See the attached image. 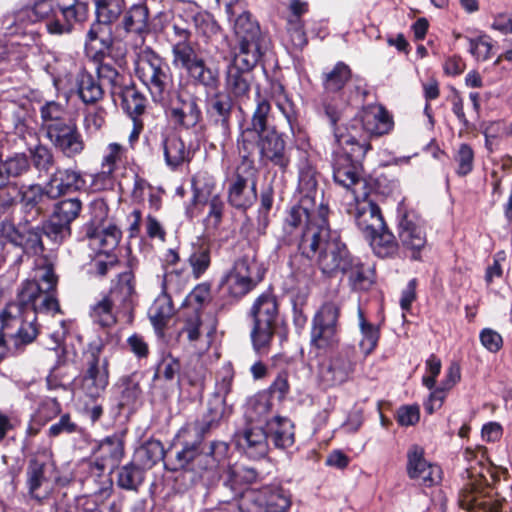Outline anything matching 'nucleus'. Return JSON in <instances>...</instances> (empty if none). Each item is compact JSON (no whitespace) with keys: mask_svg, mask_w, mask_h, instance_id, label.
Segmentation results:
<instances>
[{"mask_svg":"<svg viewBox=\"0 0 512 512\" xmlns=\"http://www.w3.org/2000/svg\"><path fill=\"white\" fill-rule=\"evenodd\" d=\"M256 106L245 126L240 127L238 143L247 150V145L253 144L255 138L268 133L272 126L269 125L271 104L268 99L262 97L259 92L256 96Z\"/></svg>","mask_w":512,"mask_h":512,"instance_id":"obj_25","label":"nucleus"},{"mask_svg":"<svg viewBox=\"0 0 512 512\" xmlns=\"http://www.w3.org/2000/svg\"><path fill=\"white\" fill-rule=\"evenodd\" d=\"M116 305L109 296H104L90 308V317L92 321L101 327H111L116 324L117 316L113 311Z\"/></svg>","mask_w":512,"mask_h":512,"instance_id":"obj_58","label":"nucleus"},{"mask_svg":"<svg viewBox=\"0 0 512 512\" xmlns=\"http://www.w3.org/2000/svg\"><path fill=\"white\" fill-rule=\"evenodd\" d=\"M353 258L338 232L332 234L330 242L321 250L317 263L323 274L333 276L342 272Z\"/></svg>","mask_w":512,"mask_h":512,"instance_id":"obj_26","label":"nucleus"},{"mask_svg":"<svg viewBox=\"0 0 512 512\" xmlns=\"http://www.w3.org/2000/svg\"><path fill=\"white\" fill-rule=\"evenodd\" d=\"M31 173L26 152H12L4 156V143L0 138V181L9 186L12 181L22 179Z\"/></svg>","mask_w":512,"mask_h":512,"instance_id":"obj_37","label":"nucleus"},{"mask_svg":"<svg viewBox=\"0 0 512 512\" xmlns=\"http://www.w3.org/2000/svg\"><path fill=\"white\" fill-rule=\"evenodd\" d=\"M103 348L104 343L98 339L89 343L84 352L82 387L91 397H98L109 384V363L100 357Z\"/></svg>","mask_w":512,"mask_h":512,"instance_id":"obj_15","label":"nucleus"},{"mask_svg":"<svg viewBox=\"0 0 512 512\" xmlns=\"http://www.w3.org/2000/svg\"><path fill=\"white\" fill-rule=\"evenodd\" d=\"M87 187L83 173L75 168H56L44 187L47 197L59 198L63 195L83 191Z\"/></svg>","mask_w":512,"mask_h":512,"instance_id":"obj_27","label":"nucleus"},{"mask_svg":"<svg viewBox=\"0 0 512 512\" xmlns=\"http://www.w3.org/2000/svg\"><path fill=\"white\" fill-rule=\"evenodd\" d=\"M249 316L252 319L250 339L254 352L267 356L274 341L279 308L276 297L269 292L262 293L253 302Z\"/></svg>","mask_w":512,"mask_h":512,"instance_id":"obj_9","label":"nucleus"},{"mask_svg":"<svg viewBox=\"0 0 512 512\" xmlns=\"http://www.w3.org/2000/svg\"><path fill=\"white\" fill-rule=\"evenodd\" d=\"M161 147L165 164L171 171L179 170L185 164L190 163L194 157L191 146L187 145L176 132L163 135Z\"/></svg>","mask_w":512,"mask_h":512,"instance_id":"obj_36","label":"nucleus"},{"mask_svg":"<svg viewBox=\"0 0 512 512\" xmlns=\"http://www.w3.org/2000/svg\"><path fill=\"white\" fill-rule=\"evenodd\" d=\"M298 191L299 202L288 211V227L294 226L311 209H318L321 203L328 204L324 201L323 190L318 189L317 171L308 162L299 168Z\"/></svg>","mask_w":512,"mask_h":512,"instance_id":"obj_14","label":"nucleus"},{"mask_svg":"<svg viewBox=\"0 0 512 512\" xmlns=\"http://www.w3.org/2000/svg\"><path fill=\"white\" fill-rule=\"evenodd\" d=\"M356 350L353 346H344L328 362L319 367V378L325 387H334L348 380L354 371Z\"/></svg>","mask_w":512,"mask_h":512,"instance_id":"obj_21","label":"nucleus"},{"mask_svg":"<svg viewBox=\"0 0 512 512\" xmlns=\"http://www.w3.org/2000/svg\"><path fill=\"white\" fill-rule=\"evenodd\" d=\"M182 363L171 354L163 356L157 364L153 380H164L166 382L176 381L178 386L181 385Z\"/></svg>","mask_w":512,"mask_h":512,"instance_id":"obj_57","label":"nucleus"},{"mask_svg":"<svg viewBox=\"0 0 512 512\" xmlns=\"http://www.w3.org/2000/svg\"><path fill=\"white\" fill-rule=\"evenodd\" d=\"M397 232L402 245L412 251V259L420 260V251L427 243L421 219L414 213H404L399 219Z\"/></svg>","mask_w":512,"mask_h":512,"instance_id":"obj_28","label":"nucleus"},{"mask_svg":"<svg viewBox=\"0 0 512 512\" xmlns=\"http://www.w3.org/2000/svg\"><path fill=\"white\" fill-rule=\"evenodd\" d=\"M358 131L367 137L388 134L394 126L393 118L383 106L368 107L361 113L360 119L353 120Z\"/></svg>","mask_w":512,"mask_h":512,"instance_id":"obj_32","label":"nucleus"},{"mask_svg":"<svg viewBox=\"0 0 512 512\" xmlns=\"http://www.w3.org/2000/svg\"><path fill=\"white\" fill-rule=\"evenodd\" d=\"M424 449L413 444L407 451V474L410 479L419 480L426 487L436 484L440 477L438 466L429 463L424 456Z\"/></svg>","mask_w":512,"mask_h":512,"instance_id":"obj_33","label":"nucleus"},{"mask_svg":"<svg viewBox=\"0 0 512 512\" xmlns=\"http://www.w3.org/2000/svg\"><path fill=\"white\" fill-rule=\"evenodd\" d=\"M237 446L251 459L264 458L268 453V436L265 428L248 427L235 433Z\"/></svg>","mask_w":512,"mask_h":512,"instance_id":"obj_38","label":"nucleus"},{"mask_svg":"<svg viewBox=\"0 0 512 512\" xmlns=\"http://www.w3.org/2000/svg\"><path fill=\"white\" fill-rule=\"evenodd\" d=\"M27 154L30 167H34L40 173L48 174L56 164L52 149L42 143L30 148Z\"/></svg>","mask_w":512,"mask_h":512,"instance_id":"obj_56","label":"nucleus"},{"mask_svg":"<svg viewBox=\"0 0 512 512\" xmlns=\"http://www.w3.org/2000/svg\"><path fill=\"white\" fill-rule=\"evenodd\" d=\"M145 469L133 459L118 469L116 484L124 490L137 491L144 481Z\"/></svg>","mask_w":512,"mask_h":512,"instance_id":"obj_53","label":"nucleus"},{"mask_svg":"<svg viewBox=\"0 0 512 512\" xmlns=\"http://www.w3.org/2000/svg\"><path fill=\"white\" fill-rule=\"evenodd\" d=\"M359 327L362 338L360 340V348L365 355L371 354L378 345L380 338V329L378 326L368 322L363 311L358 309Z\"/></svg>","mask_w":512,"mask_h":512,"instance_id":"obj_60","label":"nucleus"},{"mask_svg":"<svg viewBox=\"0 0 512 512\" xmlns=\"http://www.w3.org/2000/svg\"><path fill=\"white\" fill-rule=\"evenodd\" d=\"M0 239L21 250V254L14 260V264L23 262V258L41 256L45 246L39 225L33 223H15L5 218L0 221Z\"/></svg>","mask_w":512,"mask_h":512,"instance_id":"obj_12","label":"nucleus"},{"mask_svg":"<svg viewBox=\"0 0 512 512\" xmlns=\"http://www.w3.org/2000/svg\"><path fill=\"white\" fill-rule=\"evenodd\" d=\"M96 455L108 460L114 466L124 454V443L121 437L114 434L104 438L98 445Z\"/></svg>","mask_w":512,"mask_h":512,"instance_id":"obj_62","label":"nucleus"},{"mask_svg":"<svg viewBox=\"0 0 512 512\" xmlns=\"http://www.w3.org/2000/svg\"><path fill=\"white\" fill-rule=\"evenodd\" d=\"M164 456L165 450L162 442L156 439H149L135 450L133 460L142 468L148 470L163 460Z\"/></svg>","mask_w":512,"mask_h":512,"instance_id":"obj_48","label":"nucleus"},{"mask_svg":"<svg viewBox=\"0 0 512 512\" xmlns=\"http://www.w3.org/2000/svg\"><path fill=\"white\" fill-rule=\"evenodd\" d=\"M40 118L45 137L65 158L75 159L85 151L86 142L77 119L68 113L65 106L56 101H46L40 107Z\"/></svg>","mask_w":512,"mask_h":512,"instance_id":"obj_3","label":"nucleus"},{"mask_svg":"<svg viewBox=\"0 0 512 512\" xmlns=\"http://www.w3.org/2000/svg\"><path fill=\"white\" fill-rule=\"evenodd\" d=\"M333 179L339 186L351 190H367L368 182L361 177L362 164L354 163L345 154H334L332 159Z\"/></svg>","mask_w":512,"mask_h":512,"instance_id":"obj_31","label":"nucleus"},{"mask_svg":"<svg viewBox=\"0 0 512 512\" xmlns=\"http://www.w3.org/2000/svg\"><path fill=\"white\" fill-rule=\"evenodd\" d=\"M116 97L120 98L123 111L131 119H141L146 110L147 99L133 84L118 91Z\"/></svg>","mask_w":512,"mask_h":512,"instance_id":"obj_46","label":"nucleus"},{"mask_svg":"<svg viewBox=\"0 0 512 512\" xmlns=\"http://www.w3.org/2000/svg\"><path fill=\"white\" fill-rule=\"evenodd\" d=\"M87 5L77 0H34V20H45L50 34L70 33L75 22L87 17Z\"/></svg>","mask_w":512,"mask_h":512,"instance_id":"obj_10","label":"nucleus"},{"mask_svg":"<svg viewBox=\"0 0 512 512\" xmlns=\"http://www.w3.org/2000/svg\"><path fill=\"white\" fill-rule=\"evenodd\" d=\"M229 204L241 210H246L253 205L257 199V181L254 176L253 167L243 172L237 169L228 187Z\"/></svg>","mask_w":512,"mask_h":512,"instance_id":"obj_24","label":"nucleus"},{"mask_svg":"<svg viewBox=\"0 0 512 512\" xmlns=\"http://www.w3.org/2000/svg\"><path fill=\"white\" fill-rule=\"evenodd\" d=\"M114 40L113 31L110 23H106L96 18L87 31L85 38V51L92 58L100 53L104 48Z\"/></svg>","mask_w":512,"mask_h":512,"instance_id":"obj_39","label":"nucleus"},{"mask_svg":"<svg viewBox=\"0 0 512 512\" xmlns=\"http://www.w3.org/2000/svg\"><path fill=\"white\" fill-rule=\"evenodd\" d=\"M235 102L231 94L216 90L206 98V114L211 125L218 130L221 145L231 138V121Z\"/></svg>","mask_w":512,"mask_h":512,"instance_id":"obj_19","label":"nucleus"},{"mask_svg":"<svg viewBox=\"0 0 512 512\" xmlns=\"http://www.w3.org/2000/svg\"><path fill=\"white\" fill-rule=\"evenodd\" d=\"M206 373L207 370L200 361H189L182 366L181 383L187 382L202 394L205 388Z\"/></svg>","mask_w":512,"mask_h":512,"instance_id":"obj_63","label":"nucleus"},{"mask_svg":"<svg viewBox=\"0 0 512 512\" xmlns=\"http://www.w3.org/2000/svg\"><path fill=\"white\" fill-rule=\"evenodd\" d=\"M341 273L348 277L349 285L353 290H368L373 284L372 271L356 257L350 260Z\"/></svg>","mask_w":512,"mask_h":512,"instance_id":"obj_49","label":"nucleus"},{"mask_svg":"<svg viewBox=\"0 0 512 512\" xmlns=\"http://www.w3.org/2000/svg\"><path fill=\"white\" fill-rule=\"evenodd\" d=\"M109 208L103 199H97L91 204V219L83 225L85 238L90 246L99 250V256L93 261L95 274L103 277L113 268L118 260L110 254L120 243L122 232L108 218Z\"/></svg>","mask_w":512,"mask_h":512,"instance_id":"obj_4","label":"nucleus"},{"mask_svg":"<svg viewBox=\"0 0 512 512\" xmlns=\"http://www.w3.org/2000/svg\"><path fill=\"white\" fill-rule=\"evenodd\" d=\"M254 142L263 163L277 167L282 173L287 172L291 164L292 148L288 146L284 133L272 126L268 133L255 138Z\"/></svg>","mask_w":512,"mask_h":512,"instance_id":"obj_16","label":"nucleus"},{"mask_svg":"<svg viewBox=\"0 0 512 512\" xmlns=\"http://www.w3.org/2000/svg\"><path fill=\"white\" fill-rule=\"evenodd\" d=\"M135 76L148 89L154 103L165 105L175 90L170 65L151 48L141 49L134 60Z\"/></svg>","mask_w":512,"mask_h":512,"instance_id":"obj_8","label":"nucleus"},{"mask_svg":"<svg viewBox=\"0 0 512 512\" xmlns=\"http://www.w3.org/2000/svg\"><path fill=\"white\" fill-rule=\"evenodd\" d=\"M55 471V462L46 454L29 459L25 483L30 498L41 501L47 496V488Z\"/></svg>","mask_w":512,"mask_h":512,"instance_id":"obj_20","label":"nucleus"},{"mask_svg":"<svg viewBox=\"0 0 512 512\" xmlns=\"http://www.w3.org/2000/svg\"><path fill=\"white\" fill-rule=\"evenodd\" d=\"M228 412L227 406L220 405L219 402L208 400L206 411L202 414L201 418L196 420L193 424L183 427L179 431V437L193 436L205 439L211 431L217 429L221 421L224 419Z\"/></svg>","mask_w":512,"mask_h":512,"instance_id":"obj_34","label":"nucleus"},{"mask_svg":"<svg viewBox=\"0 0 512 512\" xmlns=\"http://www.w3.org/2000/svg\"><path fill=\"white\" fill-rule=\"evenodd\" d=\"M127 153L128 150L125 146L117 142L109 143L101 161V168H106L107 173L115 172L127 162Z\"/></svg>","mask_w":512,"mask_h":512,"instance_id":"obj_64","label":"nucleus"},{"mask_svg":"<svg viewBox=\"0 0 512 512\" xmlns=\"http://www.w3.org/2000/svg\"><path fill=\"white\" fill-rule=\"evenodd\" d=\"M348 213L354 218L364 236L372 235L385 228L386 223L381 210L367 190H354V203L350 205Z\"/></svg>","mask_w":512,"mask_h":512,"instance_id":"obj_17","label":"nucleus"},{"mask_svg":"<svg viewBox=\"0 0 512 512\" xmlns=\"http://www.w3.org/2000/svg\"><path fill=\"white\" fill-rule=\"evenodd\" d=\"M77 94L85 104H95L104 96L103 87L97 76L86 69H81L76 75Z\"/></svg>","mask_w":512,"mask_h":512,"instance_id":"obj_44","label":"nucleus"},{"mask_svg":"<svg viewBox=\"0 0 512 512\" xmlns=\"http://www.w3.org/2000/svg\"><path fill=\"white\" fill-rule=\"evenodd\" d=\"M58 277L51 265L40 269L37 279L22 283L15 301L0 313V361L8 350H19L38 335V314L61 313L56 298Z\"/></svg>","mask_w":512,"mask_h":512,"instance_id":"obj_1","label":"nucleus"},{"mask_svg":"<svg viewBox=\"0 0 512 512\" xmlns=\"http://www.w3.org/2000/svg\"><path fill=\"white\" fill-rule=\"evenodd\" d=\"M97 63L96 76L98 80L106 81L110 85L112 97H116L118 91L126 86L124 75L112 64L106 61H95Z\"/></svg>","mask_w":512,"mask_h":512,"instance_id":"obj_61","label":"nucleus"},{"mask_svg":"<svg viewBox=\"0 0 512 512\" xmlns=\"http://www.w3.org/2000/svg\"><path fill=\"white\" fill-rule=\"evenodd\" d=\"M338 150L334 154H345L354 163L362 164L367 152L371 149V144L367 135L360 133L356 125H349L345 128L330 125Z\"/></svg>","mask_w":512,"mask_h":512,"instance_id":"obj_22","label":"nucleus"},{"mask_svg":"<svg viewBox=\"0 0 512 512\" xmlns=\"http://www.w3.org/2000/svg\"><path fill=\"white\" fill-rule=\"evenodd\" d=\"M184 13L186 15V21H191L195 29L204 36L216 34L220 29L212 15L208 12L201 11L196 5H190L185 9Z\"/></svg>","mask_w":512,"mask_h":512,"instance_id":"obj_55","label":"nucleus"},{"mask_svg":"<svg viewBox=\"0 0 512 512\" xmlns=\"http://www.w3.org/2000/svg\"><path fill=\"white\" fill-rule=\"evenodd\" d=\"M329 212L328 204L321 203L318 209H311L291 227L287 226V214L283 223L282 242L287 245L297 243L300 254L309 260L313 259L327 246L332 234L338 233L330 228Z\"/></svg>","mask_w":512,"mask_h":512,"instance_id":"obj_5","label":"nucleus"},{"mask_svg":"<svg viewBox=\"0 0 512 512\" xmlns=\"http://www.w3.org/2000/svg\"><path fill=\"white\" fill-rule=\"evenodd\" d=\"M46 189L40 184L22 186L18 191L19 221L24 224L37 222L45 212L43 203Z\"/></svg>","mask_w":512,"mask_h":512,"instance_id":"obj_29","label":"nucleus"},{"mask_svg":"<svg viewBox=\"0 0 512 512\" xmlns=\"http://www.w3.org/2000/svg\"><path fill=\"white\" fill-rule=\"evenodd\" d=\"M246 278L229 269L223 275L220 284L228 296L239 300L257 287Z\"/></svg>","mask_w":512,"mask_h":512,"instance_id":"obj_51","label":"nucleus"},{"mask_svg":"<svg viewBox=\"0 0 512 512\" xmlns=\"http://www.w3.org/2000/svg\"><path fill=\"white\" fill-rule=\"evenodd\" d=\"M234 500L240 512H287L291 506L290 493L279 484L247 489Z\"/></svg>","mask_w":512,"mask_h":512,"instance_id":"obj_13","label":"nucleus"},{"mask_svg":"<svg viewBox=\"0 0 512 512\" xmlns=\"http://www.w3.org/2000/svg\"><path fill=\"white\" fill-rule=\"evenodd\" d=\"M340 314V307L334 302H325L315 312L310 328L312 349L327 353L338 347L341 339Z\"/></svg>","mask_w":512,"mask_h":512,"instance_id":"obj_11","label":"nucleus"},{"mask_svg":"<svg viewBox=\"0 0 512 512\" xmlns=\"http://www.w3.org/2000/svg\"><path fill=\"white\" fill-rule=\"evenodd\" d=\"M135 285L132 261H129V269L117 275V280L111 288L109 295L124 314L131 315L136 304L138 295Z\"/></svg>","mask_w":512,"mask_h":512,"instance_id":"obj_35","label":"nucleus"},{"mask_svg":"<svg viewBox=\"0 0 512 512\" xmlns=\"http://www.w3.org/2000/svg\"><path fill=\"white\" fill-rule=\"evenodd\" d=\"M230 269L258 286L263 281L266 271L263 263L258 260V244L247 239L246 244L242 246L241 254L234 260Z\"/></svg>","mask_w":512,"mask_h":512,"instance_id":"obj_30","label":"nucleus"},{"mask_svg":"<svg viewBox=\"0 0 512 512\" xmlns=\"http://www.w3.org/2000/svg\"><path fill=\"white\" fill-rule=\"evenodd\" d=\"M167 115L180 130H195L203 122L200 99L195 95L184 97L177 92V99L170 103Z\"/></svg>","mask_w":512,"mask_h":512,"instance_id":"obj_23","label":"nucleus"},{"mask_svg":"<svg viewBox=\"0 0 512 512\" xmlns=\"http://www.w3.org/2000/svg\"><path fill=\"white\" fill-rule=\"evenodd\" d=\"M82 211V201L78 197L62 199L53 206L51 215L71 226Z\"/></svg>","mask_w":512,"mask_h":512,"instance_id":"obj_59","label":"nucleus"},{"mask_svg":"<svg viewBox=\"0 0 512 512\" xmlns=\"http://www.w3.org/2000/svg\"><path fill=\"white\" fill-rule=\"evenodd\" d=\"M352 71L342 62H337L331 69L323 71L321 82L323 93L319 103V112L328 120L330 125L339 122L345 108L349 103L361 97L363 101L367 95L361 85H351Z\"/></svg>","mask_w":512,"mask_h":512,"instance_id":"obj_6","label":"nucleus"},{"mask_svg":"<svg viewBox=\"0 0 512 512\" xmlns=\"http://www.w3.org/2000/svg\"><path fill=\"white\" fill-rule=\"evenodd\" d=\"M234 33L238 51L226 68L224 92L241 102L249 98L254 81L253 70L270 49L271 39L248 11L236 17Z\"/></svg>","mask_w":512,"mask_h":512,"instance_id":"obj_2","label":"nucleus"},{"mask_svg":"<svg viewBox=\"0 0 512 512\" xmlns=\"http://www.w3.org/2000/svg\"><path fill=\"white\" fill-rule=\"evenodd\" d=\"M272 402L267 392L262 391L248 398L244 416L249 423L265 424L271 419L269 418L272 413Z\"/></svg>","mask_w":512,"mask_h":512,"instance_id":"obj_43","label":"nucleus"},{"mask_svg":"<svg viewBox=\"0 0 512 512\" xmlns=\"http://www.w3.org/2000/svg\"><path fill=\"white\" fill-rule=\"evenodd\" d=\"M38 225L42 237L46 236L56 246L62 245L72 235V227L54 218L52 215L41 221Z\"/></svg>","mask_w":512,"mask_h":512,"instance_id":"obj_54","label":"nucleus"},{"mask_svg":"<svg viewBox=\"0 0 512 512\" xmlns=\"http://www.w3.org/2000/svg\"><path fill=\"white\" fill-rule=\"evenodd\" d=\"M188 263L195 279L202 277L211 265V245L207 241L193 243Z\"/></svg>","mask_w":512,"mask_h":512,"instance_id":"obj_50","label":"nucleus"},{"mask_svg":"<svg viewBox=\"0 0 512 512\" xmlns=\"http://www.w3.org/2000/svg\"><path fill=\"white\" fill-rule=\"evenodd\" d=\"M192 33L190 29L184 26L179 20H175L172 25V31L169 35V41L172 47V62L186 56L196 50V45L191 41Z\"/></svg>","mask_w":512,"mask_h":512,"instance_id":"obj_45","label":"nucleus"},{"mask_svg":"<svg viewBox=\"0 0 512 512\" xmlns=\"http://www.w3.org/2000/svg\"><path fill=\"white\" fill-rule=\"evenodd\" d=\"M119 406H133L141 397L140 377L137 372L123 376L118 381Z\"/></svg>","mask_w":512,"mask_h":512,"instance_id":"obj_52","label":"nucleus"},{"mask_svg":"<svg viewBox=\"0 0 512 512\" xmlns=\"http://www.w3.org/2000/svg\"><path fill=\"white\" fill-rule=\"evenodd\" d=\"M126 33L143 36L150 31L149 10L144 1L134 3L125 11L121 22Z\"/></svg>","mask_w":512,"mask_h":512,"instance_id":"obj_42","label":"nucleus"},{"mask_svg":"<svg viewBox=\"0 0 512 512\" xmlns=\"http://www.w3.org/2000/svg\"><path fill=\"white\" fill-rule=\"evenodd\" d=\"M163 292L155 299L149 309V319L158 336L164 335V330L174 314V306L171 297L165 291L163 281Z\"/></svg>","mask_w":512,"mask_h":512,"instance_id":"obj_41","label":"nucleus"},{"mask_svg":"<svg viewBox=\"0 0 512 512\" xmlns=\"http://www.w3.org/2000/svg\"><path fill=\"white\" fill-rule=\"evenodd\" d=\"M182 443V448L176 451L174 457H170L165 464L172 472L185 471L201 475L205 471H213L225 462L229 452V445L225 441L214 440L204 445L200 437L188 439Z\"/></svg>","mask_w":512,"mask_h":512,"instance_id":"obj_7","label":"nucleus"},{"mask_svg":"<svg viewBox=\"0 0 512 512\" xmlns=\"http://www.w3.org/2000/svg\"><path fill=\"white\" fill-rule=\"evenodd\" d=\"M365 238L369 241L374 254L379 258H393L399 250L398 242L395 236L390 232L385 224V228L367 235Z\"/></svg>","mask_w":512,"mask_h":512,"instance_id":"obj_47","label":"nucleus"},{"mask_svg":"<svg viewBox=\"0 0 512 512\" xmlns=\"http://www.w3.org/2000/svg\"><path fill=\"white\" fill-rule=\"evenodd\" d=\"M268 440L278 449H287L294 442V424L286 417L274 416L265 427Z\"/></svg>","mask_w":512,"mask_h":512,"instance_id":"obj_40","label":"nucleus"},{"mask_svg":"<svg viewBox=\"0 0 512 512\" xmlns=\"http://www.w3.org/2000/svg\"><path fill=\"white\" fill-rule=\"evenodd\" d=\"M186 72L194 86L203 87L207 91H215L220 86V71L216 66L209 65L196 50L173 62Z\"/></svg>","mask_w":512,"mask_h":512,"instance_id":"obj_18","label":"nucleus"}]
</instances>
